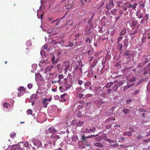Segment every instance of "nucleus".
Instances as JSON below:
<instances>
[{
  "label": "nucleus",
  "instance_id": "nucleus-1",
  "mask_svg": "<svg viewBox=\"0 0 150 150\" xmlns=\"http://www.w3.org/2000/svg\"><path fill=\"white\" fill-rule=\"evenodd\" d=\"M96 129L94 127L85 128L83 127L81 129L82 132L84 133H89L91 132H94Z\"/></svg>",
  "mask_w": 150,
  "mask_h": 150
},
{
  "label": "nucleus",
  "instance_id": "nucleus-2",
  "mask_svg": "<svg viewBox=\"0 0 150 150\" xmlns=\"http://www.w3.org/2000/svg\"><path fill=\"white\" fill-rule=\"evenodd\" d=\"M70 62L69 61H66L64 62L63 65L62 67L64 69L65 71L67 70L68 68L69 67Z\"/></svg>",
  "mask_w": 150,
  "mask_h": 150
},
{
  "label": "nucleus",
  "instance_id": "nucleus-3",
  "mask_svg": "<svg viewBox=\"0 0 150 150\" xmlns=\"http://www.w3.org/2000/svg\"><path fill=\"white\" fill-rule=\"evenodd\" d=\"M113 0H110L109 3L107 4L106 6V8L107 9H110L114 6V4L113 3Z\"/></svg>",
  "mask_w": 150,
  "mask_h": 150
},
{
  "label": "nucleus",
  "instance_id": "nucleus-4",
  "mask_svg": "<svg viewBox=\"0 0 150 150\" xmlns=\"http://www.w3.org/2000/svg\"><path fill=\"white\" fill-rule=\"evenodd\" d=\"M51 98H49L48 99L46 98H45L43 100L42 102L43 104V106L45 108H46L47 106V105L49 103V102H47V101H51Z\"/></svg>",
  "mask_w": 150,
  "mask_h": 150
},
{
  "label": "nucleus",
  "instance_id": "nucleus-5",
  "mask_svg": "<svg viewBox=\"0 0 150 150\" xmlns=\"http://www.w3.org/2000/svg\"><path fill=\"white\" fill-rule=\"evenodd\" d=\"M61 101L65 102L67 98V96L66 93H64L63 94L60 95Z\"/></svg>",
  "mask_w": 150,
  "mask_h": 150
},
{
  "label": "nucleus",
  "instance_id": "nucleus-6",
  "mask_svg": "<svg viewBox=\"0 0 150 150\" xmlns=\"http://www.w3.org/2000/svg\"><path fill=\"white\" fill-rule=\"evenodd\" d=\"M136 15L139 18H142L144 17L143 13L141 12L140 10H139L136 12Z\"/></svg>",
  "mask_w": 150,
  "mask_h": 150
},
{
  "label": "nucleus",
  "instance_id": "nucleus-7",
  "mask_svg": "<svg viewBox=\"0 0 150 150\" xmlns=\"http://www.w3.org/2000/svg\"><path fill=\"white\" fill-rule=\"evenodd\" d=\"M113 83L114 84V86L112 87L113 89L114 90H116L117 89L118 87L122 85V82H120V83L118 84L117 85L116 82H114Z\"/></svg>",
  "mask_w": 150,
  "mask_h": 150
},
{
  "label": "nucleus",
  "instance_id": "nucleus-8",
  "mask_svg": "<svg viewBox=\"0 0 150 150\" xmlns=\"http://www.w3.org/2000/svg\"><path fill=\"white\" fill-rule=\"evenodd\" d=\"M98 136V135L97 134L96 135H91V136H88V137H86L84 135H82L81 138H82V140L84 141H85L86 138L87 139V138H91L92 137Z\"/></svg>",
  "mask_w": 150,
  "mask_h": 150
},
{
  "label": "nucleus",
  "instance_id": "nucleus-9",
  "mask_svg": "<svg viewBox=\"0 0 150 150\" xmlns=\"http://www.w3.org/2000/svg\"><path fill=\"white\" fill-rule=\"evenodd\" d=\"M107 137L106 135L105 134H104L102 135V136H99L98 137L96 140L97 141H100L101 139L105 140L106 138Z\"/></svg>",
  "mask_w": 150,
  "mask_h": 150
},
{
  "label": "nucleus",
  "instance_id": "nucleus-10",
  "mask_svg": "<svg viewBox=\"0 0 150 150\" xmlns=\"http://www.w3.org/2000/svg\"><path fill=\"white\" fill-rule=\"evenodd\" d=\"M51 137L52 140L54 141H55L56 140L59 138L58 136L54 134H53L51 136Z\"/></svg>",
  "mask_w": 150,
  "mask_h": 150
},
{
  "label": "nucleus",
  "instance_id": "nucleus-11",
  "mask_svg": "<svg viewBox=\"0 0 150 150\" xmlns=\"http://www.w3.org/2000/svg\"><path fill=\"white\" fill-rule=\"evenodd\" d=\"M54 66L50 65L48 67L45 69V73H47V72L50 71L53 68Z\"/></svg>",
  "mask_w": 150,
  "mask_h": 150
},
{
  "label": "nucleus",
  "instance_id": "nucleus-12",
  "mask_svg": "<svg viewBox=\"0 0 150 150\" xmlns=\"http://www.w3.org/2000/svg\"><path fill=\"white\" fill-rule=\"evenodd\" d=\"M144 74H150V69L146 68L144 69Z\"/></svg>",
  "mask_w": 150,
  "mask_h": 150
},
{
  "label": "nucleus",
  "instance_id": "nucleus-13",
  "mask_svg": "<svg viewBox=\"0 0 150 150\" xmlns=\"http://www.w3.org/2000/svg\"><path fill=\"white\" fill-rule=\"evenodd\" d=\"M49 132L52 134H54L57 132V131L56 130V129L52 127L50 128L49 129Z\"/></svg>",
  "mask_w": 150,
  "mask_h": 150
},
{
  "label": "nucleus",
  "instance_id": "nucleus-14",
  "mask_svg": "<svg viewBox=\"0 0 150 150\" xmlns=\"http://www.w3.org/2000/svg\"><path fill=\"white\" fill-rule=\"evenodd\" d=\"M40 11L39 10H38L37 11V17H38V18L39 19L40 18L41 19H42V17L43 16V13L42 14H41L40 13Z\"/></svg>",
  "mask_w": 150,
  "mask_h": 150
},
{
  "label": "nucleus",
  "instance_id": "nucleus-15",
  "mask_svg": "<svg viewBox=\"0 0 150 150\" xmlns=\"http://www.w3.org/2000/svg\"><path fill=\"white\" fill-rule=\"evenodd\" d=\"M76 123L77 126L81 127L83 126L84 123V122L83 121H79L78 122Z\"/></svg>",
  "mask_w": 150,
  "mask_h": 150
},
{
  "label": "nucleus",
  "instance_id": "nucleus-16",
  "mask_svg": "<svg viewBox=\"0 0 150 150\" xmlns=\"http://www.w3.org/2000/svg\"><path fill=\"white\" fill-rule=\"evenodd\" d=\"M46 62L45 60H41L39 64V66L40 67H42L43 65V64H46Z\"/></svg>",
  "mask_w": 150,
  "mask_h": 150
},
{
  "label": "nucleus",
  "instance_id": "nucleus-17",
  "mask_svg": "<svg viewBox=\"0 0 150 150\" xmlns=\"http://www.w3.org/2000/svg\"><path fill=\"white\" fill-rule=\"evenodd\" d=\"M63 86H64L65 88L67 90L69 89L70 87V85L69 84L67 83H65Z\"/></svg>",
  "mask_w": 150,
  "mask_h": 150
},
{
  "label": "nucleus",
  "instance_id": "nucleus-18",
  "mask_svg": "<svg viewBox=\"0 0 150 150\" xmlns=\"http://www.w3.org/2000/svg\"><path fill=\"white\" fill-rule=\"evenodd\" d=\"M32 142L35 146H37L39 143V142L38 140L35 139H33Z\"/></svg>",
  "mask_w": 150,
  "mask_h": 150
},
{
  "label": "nucleus",
  "instance_id": "nucleus-19",
  "mask_svg": "<svg viewBox=\"0 0 150 150\" xmlns=\"http://www.w3.org/2000/svg\"><path fill=\"white\" fill-rule=\"evenodd\" d=\"M126 29L125 28L123 29L121 31L120 33L121 35H124L126 33Z\"/></svg>",
  "mask_w": 150,
  "mask_h": 150
},
{
  "label": "nucleus",
  "instance_id": "nucleus-20",
  "mask_svg": "<svg viewBox=\"0 0 150 150\" xmlns=\"http://www.w3.org/2000/svg\"><path fill=\"white\" fill-rule=\"evenodd\" d=\"M51 60L53 64H56V62L57 61V59H56L55 61V56L53 55L51 59Z\"/></svg>",
  "mask_w": 150,
  "mask_h": 150
},
{
  "label": "nucleus",
  "instance_id": "nucleus-21",
  "mask_svg": "<svg viewBox=\"0 0 150 150\" xmlns=\"http://www.w3.org/2000/svg\"><path fill=\"white\" fill-rule=\"evenodd\" d=\"M60 91L62 92H64L65 91H66V89H65L64 86H61L59 88Z\"/></svg>",
  "mask_w": 150,
  "mask_h": 150
},
{
  "label": "nucleus",
  "instance_id": "nucleus-22",
  "mask_svg": "<svg viewBox=\"0 0 150 150\" xmlns=\"http://www.w3.org/2000/svg\"><path fill=\"white\" fill-rule=\"evenodd\" d=\"M123 112L126 114H128L130 112V111L127 109H124L123 110Z\"/></svg>",
  "mask_w": 150,
  "mask_h": 150
},
{
  "label": "nucleus",
  "instance_id": "nucleus-23",
  "mask_svg": "<svg viewBox=\"0 0 150 150\" xmlns=\"http://www.w3.org/2000/svg\"><path fill=\"white\" fill-rule=\"evenodd\" d=\"M132 133L130 132H125L123 133V135L124 136H130L132 135Z\"/></svg>",
  "mask_w": 150,
  "mask_h": 150
},
{
  "label": "nucleus",
  "instance_id": "nucleus-24",
  "mask_svg": "<svg viewBox=\"0 0 150 150\" xmlns=\"http://www.w3.org/2000/svg\"><path fill=\"white\" fill-rule=\"evenodd\" d=\"M113 85V83L112 82L107 83L106 85V88H109Z\"/></svg>",
  "mask_w": 150,
  "mask_h": 150
},
{
  "label": "nucleus",
  "instance_id": "nucleus-25",
  "mask_svg": "<svg viewBox=\"0 0 150 150\" xmlns=\"http://www.w3.org/2000/svg\"><path fill=\"white\" fill-rule=\"evenodd\" d=\"M78 138V137L76 136H73L72 137V140L74 142H76Z\"/></svg>",
  "mask_w": 150,
  "mask_h": 150
},
{
  "label": "nucleus",
  "instance_id": "nucleus-26",
  "mask_svg": "<svg viewBox=\"0 0 150 150\" xmlns=\"http://www.w3.org/2000/svg\"><path fill=\"white\" fill-rule=\"evenodd\" d=\"M131 54V52L130 51H127L124 54V55L127 56Z\"/></svg>",
  "mask_w": 150,
  "mask_h": 150
},
{
  "label": "nucleus",
  "instance_id": "nucleus-27",
  "mask_svg": "<svg viewBox=\"0 0 150 150\" xmlns=\"http://www.w3.org/2000/svg\"><path fill=\"white\" fill-rule=\"evenodd\" d=\"M40 53L41 56L42 57H43L44 56H45L46 55L45 53V51L43 50L41 51Z\"/></svg>",
  "mask_w": 150,
  "mask_h": 150
},
{
  "label": "nucleus",
  "instance_id": "nucleus-28",
  "mask_svg": "<svg viewBox=\"0 0 150 150\" xmlns=\"http://www.w3.org/2000/svg\"><path fill=\"white\" fill-rule=\"evenodd\" d=\"M95 146H96L99 147H101L103 146L102 144L98 142L96 143L95 144Z\"/></svg>",
  "mask_w": 150,
  "mask_h": 150
},
{
  "label": "nucleus",
  "instance_id": "nucleus-29",
  "mask_svg": "<svg viewBox=\"0 0 150 150\" xmlns=\"http://www.w3.org/2000/svg\"><path fill=\"white\" fill-rule=\"evenodd\" d=\"M25 147H28V144L27 142H23L21 143Z\"/></svg>",
  "mask_w": 150,
  "mask_h": 150
},
{
  "label": "nucleus",
  "instance_id": "nucleus-30",
  "mask_svg": "<svg viewBox=\"0 0 150 150\" xmlns=\"http://www.w3.org/2000/svg\"><path fill=\"white\" fill-rule=\"evenodd\" d=\"M58 78L59 79V81L61 79H63L64 76L62 75H60L58 76Z\"/></svg>",
  "mask_w": 150,
  "mask_h": 150
},
{
  "label": "nucleus",
  "instance_id": "nucleus-31",
  "mask_svg": "<svg viewBox=\"0 0 150 150\" xmlns=\"http://www.w3.org/2000/svg\"><path fill=\"white\" fill-rule=\"evenodd\" d=\"M117 9H114L112 10H111V12L113 15H115L116 14V12L117 11Z\"/></svg>",
  "mask_w": 150,
  "mask_h": 150
},
{
  "label": "nucleus",
  "instance_id": "nucleus-32",
  "mask_svg": "<svg viewBox=\"0 0 150 150\" xmlns=\"http://www.w3.org/2000/svg\"><path fill=\"white\" fill-rule=\"evenodd\" d=\"M137 135L136 136V137L138 139H140L141 137V136H140L139 134H137L136 133L135 134H134V135Z\"/></svg>",
  "mask_w": 150,
  "mask_h": 150
},
{
  "label": "nucleus",
  "instance_id": "nucleus-33",
  "mask_svg": "<svg viewBox=\"0 0 150 150\" xmlns=\"http://www.w3.org/2000/svg\"><path fill=\"white\" fill-rule=\"evenodd\" d=\"M86 42H87V43H89L91 42V41L89 38L88 37H87L86 38Z\"/></svg>",
  "mask_w": 150,
  "mask_h": 150
},
{
  "label": "nucleus",
  "instance_id": "nucleus-34",
  "mask_svg": "<svg viewBox=\"0 0 150 150\" xmlns=\"http://www.w3.org/2000/svg\"><path fill=\"white\" fill-rule=\"evenodd\" d=\"M18 90L20 91L21 92V91H25L24 88L23 87H21L19 88L18 89Z\"/></svg>",
  "mask_w": 150,
  "mask_h": 150
},
{
  "label": "nucleus",
  "instance_id": "nucleus-35",
  "mask_svg": "<svg viewBox=\"0 0 150 150\" xmlns=\"http://www.w3.org/2000/svg\"><path fill=\"white\" fill-rule=\"evenodd\" d=\"M122 48V44H119L118 45V48L120 50H121Z\"/></svg>",
  "mask_w": 150,
  "mask_h": 150
},
{
  "label": "nucleus",
  "instance_id": "nucleus-36",
  "mask_svg": "<svg viewBox=\"0 0 150 150\" xmlns=\"http://www.w3.org/2000/svg\"><path fill=\"white\" fill-rule=\"evenodd\" d=\"M137 4L136 3H135L133 5H132V8H133L135 9L137 6Z\"/></svg>",
  "mask_w": 150,
  "mask_h": 150
},
{
  "label": "nucleus",
  "instance_id": "nucleus-37",
  "mask_svg": "<svg viewBox=\"0 0 150 150\" xmlns=\"http://www.w3.org/2000/svg\"><path fill=\"white\" fill-rule=\"evenodd\" d=\"M120 146L121 147L125 148L127 147H128L129 146L126 144L125 145H120Z\"/></svg>",
  "mask_w": 150,
  "mask_h": 150
},
{
  "label": "nucleus",
  "instance_id": "nucleus-38",
  "mask_svg": "<svg viewBox=\"0 0 150 150\" xmlns=\"http://www.w3.org/2000/svg\"><path fill=\"white\" fill-rule=\"evenodd\" d=\"M37 66V65L35 64H33L32 65V67L33 68V69H34L33 71H34V70H36Z\"/></svg>",
  "mask_w": 150,
  "mask_h": 150
},
{
  "label": "nucleus",
  "instance_id": "nucleus-39",
  "mask_svg": "<svg viewBox=\"0 0 150 150\" xmlns=\"http://www.w3.org/2000/svg\"><path fill=\"white\" fill-rule=\"evenodd\" d=\"M32 84L31 83L28 84L27 86L28 88L30 89L32 87Z\"/></svg>",
  "mask_w": 150,
  "mask_h": 150
},
{
  "label": "nucleus",
  "instance_id": "nucleus-40",
  "mask_svg": "<svg viewBox=\"0 0 150 150\" xmlns=\"http://www.w3.org/2000/svg\"><path fill=\"white\" fill-rule=\"evenodd\" d=\"M78 122L76 120H73L72 122V124L73 125H77L76 123V122Z\"/></svg>",
  "mask_w": 150,
  "mask_h": 150
},
{
  "label": "nucleus",
  "instance_id": "nucleus-41",
  "mask_svg": "<svg viewBox=\"0 0 150 150\" xmlns=\"http://www.w3.org/2000/svg\"><path fill=\"white\" fill-rule=\"evenodd\" d=\"M16 133H11L10 134V136L12 138H13L14 136H16Z\"/></svg>",
  "mask_w": 150,
  "mask_h": 150
},
{
  "label": "nucleus",
  "instance_id": "nucleus-42",
  "mask_svg": "<svg viewBox=\"0 0 150 150\" xmlns=\"http://www.w3.org/2000/svg\"><path fill=\"white\" fill-rule=\"evenodd\" d=\"M140 111L141 112H145L146 111V110L143 108H140Z\"/></svg>",
  "mask_w": 150,
  "mask_h": 150
},
{
  "label": "nucleus",
  "instance_id": "nucleus-43",
  "mask_svg": "<svg viewBox=\"0 0 150 150\" xmlns=\"http://www.w3.org/2000/svg\"><path fill=\"white\" fill-rule=\"evenodd\" d=\"M47 44H45L44 46H43V48L44 49H45L48 50L47 48Z\"/></svg>",
  "mask_w": 150,
  "mask_h": 150
},
{
  "label": "nucleus",
  "instance_id": "nucleus-44",
  "mask_svg": "<svg viewBox=\"0 0 150 150\" xmlns=\"http://www.w3.org/2000/svg\"><path fill=\"white\" fill-rule=\"evenodd\" d=\"M139 90H137L134 91V93H133V95H136V94L139 93Z\"/></svg>",
  "mask_w": 150,
  "mask_h": 150
},
{
  "label": "nucleus",
  "instance_id": "nucleus-45",
  "mask_svg": "<svg viewBox=\"0 0 150 150\" xmlns=\"http://www.w3.org/2000/svg\"><path fill=\"white\" fill-rule=\"evenodd\" d=\"M73 44L71 42H69V45H67V47H72L73 46Z\"/></svg>",
  "mask_w": 150,
  "mask_h": 150
},
{
  "label": "nucleus",
  "instance_id": "nucleus-46",
  "mask_svg": "<svg viewBox=\"0 0 150 150\" xmlns=\"http://www.w3.org/2000/svg\"><path fill=\"white\" fill-rule=\"evenodd\" d=\"M65 80V79H61L60 81H59V80L57 81V82L58 83H62L63 81Z\"/></svg>",
  "mask_w": 150,
  "mask_h": 150
},
{
  "label": "nucleus",
  "instance_id": "nucleus-47",
  "mask_svg": "<svg viewBox=\"0 0 150 150\" xmlns=\"http://www.w3.org/2000/svg\"><path fill=\"white\" fill-rule=\"evenodd\" d=\"M27 112L29 114H31L32 113V111L30 109H29L27 110Z\"/></svg>",
  "mask_w": 150,
  "mask_h": 150
},
{
  "label": "nucleus",
  "instance_id": "nucleus-48",
  "mask_svg": "<svg viewBox=\"0 0 150 150\" xmlns=\"http://www.w3.org/2000/svg\"><path fill=\"white\" fill-rule=\"evenodd\" d=\"M147 112L146 111V112H144V113H142V114L141 115L142 117H144L145 116V114L147 115Z\"/></svg>",
  "mask_w": 150,
  "mask_h": 150
},
{
  "label": "nucleus",
  "instance_id": "nucleus-49",
  "mask_svg": "<svg viewBox=\"0 0 150 150\" xmlns=\"http://www.w3.org/2000/svg\"><path fill=\"white\" fill-rule=\"evenodd\" d=\"M135 79H136V78H134V77H133L132 78H131L130 80H129V81H130V82H132V81H134L135 80Z\"/></svg>",
  "mask_w": 150,
  "mask_h": 150
},
{
  "label": "nucleus",
  "instance_id": "nucleus-50",
  "mask_svg": "<svg viewBox=\"0 0 150 150\" xmlns=\"http://www.w3.org/2000/svg\"><path fill=\"white\" fill-rule=\"evenodd\" d=\"M109 142H115V141L113 140H111L110 139H106Z\"/></svg>",
  "mask_w": 150,
  "mask_h": 150
},
{
  "label": "nucleus",
  "instance_id": "nucleus-51",
  "mask_svg": "<svg viewBox=\"0 0 150 150\" xmlns=\"http://www.w3.org/2000/svg\"><path fill=\"white\" fill-rule=\"evenodd\" d=\"M93 95L90 94H88L86 95V96L87 97H91L92 96H93Z\"/></svg>",
  "mask_w": 150,
  "mask_h": 150
},
{
  "label": "nucleus",
  "instance_id": "nucleus-52",
  "mask_svg": "<svg viewBox=\"0 0 150 150\" xmlns=\"http://www.w3.org/2000/svg\"><path fill=\"white\" fill-rule=\"evenodd\" d=\"M120 141L121 140V141H124L125 140L124 138L122 137H121L119 138Z\"/></svg>",
  "mask_w": 150,
  "mask_h": 150
},
{
  "label": "nucleus",
  "instance_id": "nucleus-53",
  "mask_svg": "<svg viewBox=\"0 0 150 150\" xmlns=\"http://www.w3.org/2000/svg\"><path fill=\"white\" fill-rule=\"evenodd\" d=\"M78 83L81 85L83 83V81L81 80H79L78 81Z\"/></svg>",
  "mask_w": 150,
  "mask_h": 150
},
{
  "label": "nucleus",
  "instance_id": "nucleus-54",
  "mask_svg": "<svg viewBox=\"0 0 150 150\" xmlns=\"http://www.w3.org/2000/svg\"><path fill=\"white\" fill-rule=\"evenodd\" d=\"M8 104L6 103H5L4 104V107L7 108Z\"/></svg>",
  "mask_w": 150,
  "mask_h": 150
},
{
  "label": "nucleus",
  "instance_id": "nucleus-55",
  "mask_svg": "<svg viewBox=\"0 0 150 150\" xmlns=\"http://www.w3.org/2000/svg\"><path fill=\"white\" fill-rule=\"evenodd\" d=\"M23 94V93L21 92V93H18L17 94V95H18V96L20 97Z\"/></svg>",
  "mask_w": 150,
  "mask_h": 150
},
{
  "label": "nucleus",
  "instance_id": "nucleus-56",
  "mask_svg": "<svg viewBox=\"0 0 150 150\" xmlns=\"http://www.w3.org/2000/svg\"><path fill=\"white\" fill-rule=\"evenodd\" d=\"M87 53L88 55L89 56L91 55L92 54V52L90 50H88Z\"/></svg>",
  "mask_w": 150,
  "mask_h": 150
},
{
  "label": "nucleus",
  "instance_id": "nucleus-57",
  "mask_svg": "<svg viewBox=\"0 0 150 150\" xmlns=\"http://www.w3.org/2000/svg\"><path fill=\"white\" fill-rule=\"evenodd\" d=\"M132 101V100L130 99H128L127 100L126 102L127 103H129L131 102Z\"/></svg>",
  "mask_w": 150,
  "mask_h": 150
},
{
  "label": "nucleus",
  "instance_id": "nucleus-58",
  "mask_svg": "<svg viewBox=\"0 0 150 150\" xmlns=\"http://www.w3.org/2000/svg\"><path fill=\"white\" fill-rule=\"evenodd\" d=\"M83 96V94H79L78 95V97L79 98H81V97H82Z\"/></svg>",
  "mask_w": 150,
  "mask_h": 150
},
{
  "label": "nucleus",
  "instance_id": "nucleus-59",
  "mask_svg": "<svg viewBox=\"0 0 150 150\" xmlns=\"http://www.w3.org/2000/svg\"><path fill=\"white\" fill-rule=\"evenodd\" d=\"M120 16H118V17H116L115 18H116V21H117L120 18Z\"/></svg>",
  "mask_w": 150,
  "mask_h": 150
},
{
  "label": "nucleus",
  "instance_id": "nucleus-60",
  "mask_svg": "<svg viewBox=\"0 0 150 150\" xmlns=\"http://www.w3.org/2000/svg\"><path fill=\"white\" fill-rule=\"evenodd\" d=\"M149 18V15L148 14H146L145 16L144 17V18L145 19H147Z\"/></svg>",
  "mask_w": 150,
  "mask_h": 150
},
{
  "label": "nucleus",
  "instance_id": "nucleus-61",
  "mask_svg": "<svg viewBox=\"0 0 150 150\" xmlns=\"http://www.w3.org/2000/svg\"><path fill=\"white\" fill-rule=\"evenodd\" d=\"M81 112H79V114L77 115L78 117H80L81 115Z\"/></svg>",
  "mask_w": 150,
  "mask_h": 150
},
{
  "label": "nucleus",
  "instance_id": "nucleus-62",
  "mask_svg": "<svg viewBox=\"0 0 150 150\" xmlns=\"http://www.w3.org/2000/svg\"><path fill=\"white\" fill-rule=\"evenodd\" d=\"M122 39V37H119L118 40V42L119 41H121V40Z\"/></svg>",
  "mask_w": 150,
  "mask_h": 150
},
{
  "label": "nucleus",
  "instance_id": "nucleus-63",
  "mask_svg": "<svg viewBox=\"0 0 150 150\" xmlns=\"http://www.w3.org/2000/svg\"><path fill=\"white\" fill-rule=\"evenodd\" d=\"M132 4H129L127 6V7L128 8H130V7H132Z\"/></svg>",
  "mask_w": 150,
  "mask_h": 150
},
{
  "label": "nucleus",
  "instance_id": "nucleus-64",
  "mask_svg": "<svg viewBox=\"0 0 150 150\" xmlns=\"http://www.w3.org/2000/svg\"><path fill=\"white\" fill-rule=\"evenodd\" d=\"M16 150H22V149L21 147H18L16 149Z\"/></svg>",
  "mask_w": 150,
  "mask_h": 150
}]
</instances>
